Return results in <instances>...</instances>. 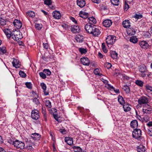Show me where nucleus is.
<instances>
[{"label":"nucleus","mask_w":152,"mask_h":152,"mask_svg":"<svg viewBox=\"0 0 152 152\" xmlns=\"http://www.w3.org/2000/svg\"><path fill=\"white\" fill-rule=\"evenodd\" d=\"M6 48L5 47H0V53L1 54H4L7 52L6 50Z\"/></svg>","instance_id":"obj_37"},{"label":"nucleus","mask_w":152,"mask_h":152,"mask_svg":"<svg viewBox=\"0 0 152 152\" xmlns=\"http://www.w3.org/2000/svg\"><path fill=\"white\" fill-rule=\"evenodd\" d=\"M40 76L42 79H45L46 78V74H45L44 72H41L39 73Z\"/></svg>","instance_id":"obj_49"},{"label":"nucleus","mask_w":152,"mask_h":152,"mask_svg":"<svg viewBox=\"0 0 152 152\" xmlns=\"http://www.w3.org/2000/svg\"><path fill=\"white\" fill-rule=\"evenodd\" d=\"M94 73L96 75L99 76H101L102 74L100 72V71L98 68L96 69L94 71Z\"/></svg>","instance_id":"obj_40"},{"label":"nucleus","mask_w":152,"mask_h":152,"mask_svg":"<svg viewBox=\"0 0 152 152\" xmlns=\"http://www.w3.org/2000/svg\"><path fill=\"white\" fill-rule=\"evenodd\" d=\"M22 37V33L16 30L13 31V35H12V38L13 39L17 41L21 39Z\"/></svg>","instance_id":"obj_4"},{"label":"nucleus","mask_w":152,"mask_h":152,"mask_svg":"<svg viewBox=\"0 0 152 152\" xmlns=\"http://www.w3.org/2000/svg\"><path fill=\"white\" fill-rule=\"evenodd\" d=\"M130 125L132 128H135L137 127L138 125L137 121L136 120L132 121L131 122Z\"/></svg>","instance_id":"obj_28"},{"label":"nucleus","mask_w":152,"mask_h":152,"mask_svg":"<svg viewBox=\"0 0 152 152\" xmlns=\"http://www.w3.org/2000/svg\"><path fill=\"white\" fill-rule=\"evenodd\" d=\"M43 72L47 75H50L51 74V72L49 69H45L43 70Z\"/></svg>","instance_id":"obj_42"},{"label":"nucleus","mask_w":152,"mask_h":152,"mask_svg":"<svg viewBox=\"0 0 152 152\" xmlns=\"http://www.w3.org/2000/svg\"><path fill=\"white\" fill-rule=\"evenodd\" d=\"M31 117L32 119L35 120L38 119L39 117L38 111L36 110H33L31 113Z\"/></svg>","instance_id":"obj_11"},{"label":"nucleus","mask_w":152,"mask_h":152,"mask_svg":"<svg viewBox=\"0 0 152 152\" xmlns=\"http://www.w3.org/2000/svg\"><path fill=\"white\" fill-rule=\"evenodd\" d=\"M42 114H43V117L45 120V121H47V115H46V110L44 109L43 108L42 109Z\"/></svg>","instance_id":"obj_34"},{"label":"nucleus","mask_w":152,"mask_h":152,"mask_svg":"<svg viewBox=\"0 0 152 152\" xmlns=\"http://www.w3.org/2000/svg\"><path fill=\"white\" fill-rule=\"evenodd\" d=\"M79 51L81 53V54H85L87 52L86 49L82 48H79Z\"/></svg>","instance_id":"obj_39"},{"label":"nucleus","mask_w":152,"mask_h":152,"mask_svg":"<svg viewBox=\"0 0 152 152\" xmlns=\"http://www.w3.org/2000/svg\"><path fill=\"white\" fill-rule=\"evenodd\" d=\"M135 84L139 86L142 87L143 86L144 83L140 80H137L135 82Z\"/></svg>","instance_id":"obj_32"},{"label":"nucleus","mask_w":152,"mask_h":152,"mask_svg":"<svg viewBox=\"0 0 152 152\" xmlns=\"http://www.w3.org/2000/svg\"><path fill=\"white\" fill-rule=\"evenodd\" d=\"M111 3L114 5L118 6L119 4V0H111Z\"/></svg>","instance_id":"obj_35"},{"label":"nucleus","mask_w":152,"mask_h":152,"mask_svg":"<svg viewBox=\"0 0 152 152\" xmlns=\"http://www.w3.org/2000/svg\"><path fill=\"white\" fill-rule=\"evenodd\" d=\"M110 55L113 59H116L118 57V53L115 51L111 50L110 52Z\"/></svg>","instance_id":"obj_25"},{"label":"nucleus","mask_w":152,"mask_h":152,"mask_svg":"<svg viewBox=\"0 0 152 152\" xmlns=\"http://www.w3.org/2000/svg\"><path fill=\"white\" fill-rule=\"evenodd\" d=\"M92 2L98 4L100 2V0H91Z\"/></svg>","instance_id":"obj_63"},{"label":"nucleus","mask_w":152,"mask_h":152,"mask_svg":"<svg viewBox=\"0 0 152 152\" xmlns=\"http://www.w3.org/2000/svg\"><path fill=\"white\" fill-rule=\"evenodd\" d=\"M84 37L82 35H78L75 37V39L79 42H82L83 40Z\"/></svg>","instance_id":"obj_24"},{"label":"nucleus","mask_w":152,"mask_h":152,"mask_svg":"<svg viewBox=\"0 0 152 152\" xmlns=\"http://www.w3.org/2000/svg\"><path fill=\"white\" fill-rule=\"evenodd\" d=\"M40 86H41L42 88L44 90V91H45L46 90V86L45 84L44 83H41Z\"/></svg>","instance_id":"obj_45"},{"label":"nucleus","mask_w":152,"mask_h":152,"mask_svg":"<svg viewBox=\"0 0 152 152\" xmlns=\"http://www.w3.org/2000/svg\"><path fill=\"white\" fill-rule=\"evenodd\" d=\"M147 132L150 136H152V128H148Z\"/></svg>","instance_id":"obj_54"},{"label":"nucleus","mask_w":152,"mask_h":152,"mask_svg":"<svg viewBox=\"0 0 152 152\" xmlns=\"http://www.w3.org/2000/svg\"><path fill=\"white\" fill-rule=\"evenodd\" d=\"M79 15L80 17L85 19L88 18V13L82 11H81L80 12Z\"/></svg>","instance_id":"obj_23"},{"label":"nucleus","mask_w":152,"mask_h":152,"mask_svg":"<svg viewBox=\"0 0 152 152\" xmlns=\"http://www.w3.org/2000/svg\"><path fill=\"white\" fill-rule=\"evenodd\" d=\"M142 112L144 115H148L152 112V108L148 104L144 105L142 109Z\"/></svg>","instance_id":"obj_2"},{"label":"nucleus","mask_w":152,"mask_h":152,"mask_svg":"<svg viewBox=\"0 0 152 152\" xmlns=\"http://www.w3.org/2000/svg\"><path fill=\"white\" fill-rule=\"evenodd\" d=\"M77 5L80 8L84 7L86 5V1L85 0H77Z\"/></svg>","instance_id":"obj_18"},{"label":"nucleus","mask_w":152,"mask_h":152,"mask_svg":"<svg viewBox=\"0 0 152 152\" xmlns=\"http://www.w3.org/2000/svg\"><path fill=\"white\" fill-rule=\"evenodd\" d=\"M143 118V121L145 122H147L150 120V117L148 115H145Z\"/></svg>","instance_id":"obj_50"},{"label":"nucleus","mask_w":152,"mask_h":152,"mask_svg":"<svg viewBox=\"0 0 152 152\" xmlns=\"http://www.w3.org/2000/svg\"><path fill=\"white\" fill-rule=\"evenodd\" d=\"M111 89H113L114 91L116 93H119V90L118 89H115V88L113 86H112L111 87Z\"/></svg>","instance_id":"obj_60"},{"label":"nucleus","mask_w":152,"mask_h":152,"mask_svg":"<svg viewBox=\"0 0 152 152\" xmlns=\"http://www.w3.org/2000/svg\"><path fill=\"white\" fill-rule=\"evenodd\" d=\"M82 64L84 65L88 66L90 64V62L89 59L86 57H83L80 59Z\"/></svg>","instance_id":"obj_13"},{"label":"nucleus","mask_w":152,"mask_h":152,"mask_svg":"<svg viewBox=\"0 0 152 152\" xmlns=\"http://www.w3.org/2000/svg\"><path fill=\"white\" fill-rule=\"evenodd\" d=\"M19 74L21 77L23 78L26 77V74L23 71L21 70L19 72Z\"/></svg>","instance_id":"obj_44"},{"label":"nucleus","mask_w":152,"mask_h":152,"mask_svg":"<svg viewBox=\"0 0 152 152\" xmlns=\"http://www.w3.org/2000/svg\"><path fill=\"white\" fill-rule=\"evenodd\" d=\"M10 143L14 145L15 147L17 148L23 149L24 148L25 144L23 142L20 141L18 140H16L15 141H12L10 140Z\"/></svg>","instance_id":"obj_1"},{"label":"nucleus","mask_w":152,"mask_h":152,"mask_svg":"<svg viewBox=\"0 0 152 152\" xmlns=\"http://www.w3.org/2000/svg\"><path fill=\"white\" fill-rule=\"evenodd\" d=\"M6 21L3 19L1 18L0 20V24L1 25L4 26L6 24Z\"/></svg>","instance_id":"obj_52"},{"label":"nucleus","mask_w":152,"mask_h":152,"mask_svg":"<svg viewBox=\"0 0 152 152\" xmlns=\"http://www.w3.org/2000/svg\"><path fill=\"white\" fill-rule=\"evenodd\" d=\"M141 135V130L139 129H136L134 130L132 132L133 137L135 139L140 138Z\"/></svg>","instance_id":"obj_7"},{"label":"nucleus","mask_w":152,"mask_h":152,"mask_svg":"<svg viewBox=\"0 0 152 152\" xmlns=\"http://www.w3.org/2000/svg\"><path fill=\"white\" fill-rule=\"evenodd\" d=\"M70 19L73 22L75 23H77V21L74 18L71 17L70 18Z\"/></svg>","instance_id":"obj_61"},{"label":"nucleus","mask_w":152,"mask_h":152,"mask_svg":"<svg viewBox=\"0 0 152 152\" xmlns=\"http://www.w3.org/2000/svg\"><path fill=\"white\" fill-rule=\"evenodd\" d=\"M25 85L26 87L29 89H31L32 88V84L30 82H26Z\"/></svg>","instance_id":"obj_46"},{"label":"nucleus","mask_w":152,"mask_h":152,"mask_svg":"<svg viewBox=\"0 0 152 152\" xmlns=\"http://www.w3.org/2000/svg\"><path fill=\"white\" fill-rule=\"evenodd\" d=\"M136 32L135 30L133 28H130L127 31V33L128 34L130 35H134L135 34Z\"/></svg>","instance_id":"obj_33"},{"label":"nucleus","mask_w":152,"mask_h":152,"mask_svg":"<svg viewBox=\"0 0 152 152\" xmlns=\"http://www.w3.org/2000/svg\"><path fill=\"white\" fill-rule=\"evenodd\" d=\"M65 142L69 145H71L73 143L72 139L70 137H66L65 139Z\"/></svg>","instance_id":"obj_26"},{"label":"nucleus","mask_w":152,"mask_h":152,"mask_svg":"<svg viewBox=\"0 0 152 152\" xmlns=\"http://www.w3.org/2000/svg\"><path fill=\"white\" fill-rule=\"evenodd\" d=\"M53 115L54 118L55 119V120L56 121H57L58 122H60V121H58V117L57 116V115H56V114H54Z\"/></svg>","instance_id":"obj_64"},{"label":"nucleus","mask_w":152,"mask_h":152,"mask_svg":"<svg viewBox=\"0 0 152 152\" xmlns=\"http://www.w3.org/2000/svg\"><path fill=\"white\" fill-rule=\"evenodd\" d=\"M142 17L143 16L141 14H135L134 16V17L137 19H141Z\"/></svg>","instance_id":"obj_57"},{"label":"nucleus","mask_w":152,"mask_h":152,"mask_svg":"<svg viewBox=\"0 0 152 152\" xmlns=\"http://www.w3.org/2000/svg\"><path fill=\"white\" fill-rule=\"evenodd\" d=\"M112 23V22L111 20L109 19L105 20L102 23L103 25L107 28L110 27Z\"/></svg>","instance_id":"obj_14"},{"label":"nucleus","mask_w":152,"mask_h":152,"mask_svg":"<svg viewBox=\"0 0 152 152\" xmlns=\"http://www.w3.org/2000/svg\"><path fill=\"white\" fill-rule=\"evenodd\" d=\"M12 65L16 68H19L20 64L19 61L16 59H14L12 62Z\"/></svg>","instance_id":"obj_21"},{"label":"nucleus","mask_w":152,"mask_h":152,"mask_svg":"<svg viewBox=\"0 0 152 152\" xmlns=\"http://www.w3.org/2000/svg\"><path fill=\"white\" fill-rule=\"evenodd\" d=\"M138 149H140L141 151L142 152H144L145 150V148L144 146L143 145H141L140 146H139L137 148Z\"/></svg>","instance_id":"obj_48"},{"label":"nucleus","mask_w":152,"mask_h":152,"mask_svg":"<svg viewBox=\"0 0 152 152\" xmlns=\"http://www.w3.org/2000/svg\"><path fill=\"white\" fill-rule=\"evenodd\" d=\"M138 44L140 47L144 49L148 48L149 45L148 43L145 41H141L138 42Z\"/></svg>","instance_id":"obj_9"},{"label":"nucleus","mask_w":152,"mask_h":152,"mask_svg":"<svg viewBox=\"0 0 152 152\" xmlns=\"http://www.w3.org/2000/svg\"><path fill=\"white\" fill-rule=\"evenodd\" d=\"M13 23L15 27L18 29L20 28L22 26V23L18 20H15Z\"/></svg>","instance_id":"obj_16"},{"label":"nucleus","mask_w":152,"mask_h":152,"mask_svg":"<svg viewBox=\"0 0 152 152\" xmlns=\"http://www.w3.org/2000/svg\"><path fill=\"white\" fill-rule=\"evenodd\" d=\"M123 88L126 94H129L130 93V88L128 86L126 85H124Z\"/></svg>","instance_id":"obj_30"},{"label":"nucleus","mask_w":152,"mask_h":152,"mask_svg":"<svg viewBox=\"0 0 152 152\" xmlns=\"http://www.w3.org/2000/svg\"><path fill=\"white\" fill-rule=\"evenodd\" d=\"M149 101V98L145 96H142L138 99V102L139 105H142L143 104L144 105L148 104Z\"/></svg>","instance_id":"obj_5"},{"label":"nucleus","mask_w":152,"mask_h":152,"mask_svg":"<svg viewBox=\"0 0 152 152\" xmlns=\"http://www.w3.org/2000/svg\"><path fill=\"white\" fill-rule=\"evenodd\" d=\"M59 131L63 134H65L66 133V131L64 129H60Z\"/></svg>","instance_id":"obj_58"},{"label":"nucleus","mask_w":152,"mask_h":152,"mask_svg":"<svg viewBox=\"0 0 152 152\" xmlns=\"http://www.w3.org/2000/svg\"><path fill=\"white\" fill-rule=\"evenodd\" d=\"M53 17L56 19H59L61 17V14L58 11H55L53 13Z\"/></svg>","instance_id":"obj_19"},{"label":"nucleus","mask_w":152,"mask_h":152,"mask_svg":"<svg viewBox=\"0 0 152 152\" xmlns=\"http://www.w3.org/2000/svg\"><path fill=\"white\" fill-rule=\"evenodd\" d=\"M116 37L113 35L108 36L106 39V42L108 47H111V45L115 42Z\"/></svg>","instance_id":"obj_3"},{"label":"nucleus","mask_w":152,"mask_h":152,"mask_svg":"<svg viewBox=\"0 0 152 152\" xmlns=\"http://www.w3.org/2000/svg\"><path fill=\"white\" fill-rule=\"evenodd\" d=\"M35 27L37 30H40L42 28V25L40 24L36 23L35 25Z\"/></svg>","instance_id":"obj_47"},{"label":"nucleus","mask_w":152,"mask_h":152,"mask_svg":"<svg viewBox=\"0 0 152 152\" xmlns=\"http://www.w3.org/2000/svg\"><path fill=\"white\" fill-rule=\"evenodd\" d=\"M33 102H34L36 104L38 105L39 104V102L38 99L36 98H34L33 99Z\"/></svg>","instance_id":"obj_56"},{"label":"nucleus","mask_w":152,"mask_h":152,"mask_svg":"<svg viewBox=\"0 0 152 152\" xmlns=\"http://www.w3.org/2000/svg\"><path fill=\"white\" fill-rule=\"evenodd\" d=\"M94 27V26L87 24L85 26V29L87 33L91 34Z\"/></svg>","instance_id":"obj_10"},{"label":"nucleus","mask_w":152,"mask_h":152,"mask_svg":"<svg viewBox=\"0 0 152 152\" xmlns=\"http://www.w3.org/2000/svg\"><path fill=\"white\" fill-rule=\"evenodd\" d=\"M128 2L127 1H125L124 4V10L127 11L129 8V6L128 4Z\"/></svg>","instance_id":"obj_51"},{"label":"nucleus","mask_w":152,"mask_h":152,"mask_svg":"<svg viewBox=\"0 0 152 152\" xmlns=\"http://www.w3.org/2000/svg\"><path fill=\"white\" fill-rule=\"evenodd\" d=\"M102 48L103 51L105 53L107 52V50L105 46V43H103L102 44Z\"/></svg>","instance_id":"obj_43"},{"label":"nucleus","mask_w":152,"mask_h":152,"mask_svg":"<svg viewBox=\"0 0 152 152\" xmlns=\"http://www.w3.org/2000/svg\"><path fill=\"white\" fill-rule=\"evenodd\" d=\"M101 33V29L99 28H96L94 26V29L92 30L91 34L94 37H98Z\"/></svg>","instance_id":"obj_6"},{"label":"nucleus","mask_w":152,"mask_h":152,"mask_svg":"<svg viewBox=\"0 0 152 152\" xmlns=\"http://www.w3.org/2000/svg\"><path fill=\"white\" fill-rule=\"evenodd\" d=\"M124 110L125 112H127L130 110L131 108L129 106V104L127 103H125L123 105Z\"/></svg>","instance_id":"obj_22"},{"label":"nucleus","mask_w":152,"mask_h":152,"mask_svg":"<svg viewBox=\"0 0 152 152\" xmlns=\"http://www.w3.org/2000/svg\"><path fill=\"white\" fill-rule=\"evenodd\" d=\"M129 41L131 42L134 44L136 43L138 41L137 38L134 36L130 37Z\"/></svg>","instance_id":"obj_31"},{"label":"nucleus","mask_w":152,"mask_h":152,"mask_svg":"<svg viewBox=\"0 0 152 152\" xmlns=\"http://www.w3.org/2000/svg\"><path fill=\"white\" fill-rule=\"evenodd\" d=\"M4 32L8 38H10L11 37H12V35H13V31L12 32L11 29L8 28H5L3 30Z\"/></svg>","instance_id":"obj_12"},{"label":"nucleus","mask_w":152,"mask_h":152,"mask_svg":"<svg viewBox=\"0 0 152 152\" xmlns=\"http://www.w3.org/2000/svg\"><path fill=\"white\" fill-rule=\"evenodd\" d=\"M118 101L120 104L122 105L125 104V101L123 97L119 95L118 96Z\"/></svg>","instance_id":"obj_29"},{"label":"nucleus","mask_w":152,"mask_h":152,"mask_svg":"<svg viewBox=\"0 0 152 152\" xmlns=\"http://www.w3.org/2000/svg\"><path fill=\"white\" fill-rule=\"evenodd\" d=\"M139 71L141 72V76L142 77H145L146 74L145 73L147 71L146 66L144 64H142L140 66Z\"/></svg>","instance_id":"obj_8"},{"label":"nucleus","mask_w":152,"mask_h":152,"mask_svg":"<svg viewBox=\"0 0 152 152\" xmlns=\"http://www.w3.org/2000/svg\"><path fill=\"white\" fill-rule=\"evenodd\" d=\"M45 106L49 108L51 107V102L49 100H46L45 102Z\"/></svg>","instance_id":"obj_36"},{"label":"nucleus","mask_w":152,"mask_h":152,"mask_svg":"<svg viewBox=\"0 0 152 152\" xmlns=\"http://www.w3.org/2000/svg\"><path fill=\"white\" fill-rule=\"evenodd\" d=\"M88 22L89 23L88 24H95L96 23V19L93 17H91L88 18Z\"/></svg>","instance_id":"obj_27"},{"label":"nucleus","mask_w":152,"mask_h":152,"mask_svg":"<svg viewBox=\"0 0 152 152\" xmlns=\"http://www.w3.org/2000/svg\"><path fill=\"white\" fill-rule=\"evenodd\" d=\"M146 91L148 92L152 91V87L148 85H146L145 86Z\"/></svg>","instance_id":"obj_41"},{"label":"nucleus","mask_w":152,"mask_h":152,"mask_svg":"<svg viewBox=\"0 0 152 152\" xmlns=\"http://www.w3.org/2000/svg\"><path fill=\"white\" fill-rule=\"evenodd\" d=\"M52 1L51 0H45L44 4L47 5H49L51 4Z\"/></svg>","instance_id":"obj_55"},{"label":"nucleus","mask_w":152,"mask_h":152,"mask_svg":"<svg viewBox=\"0 0 152 152\" xmlns=\"http://www.w3.org/2000/svg\"><path fill=\"white\" fill-rule=\"evenodd\" d=\"M112 66V64L109 63H106L104 64V67L108 69L110 68Z\"/></svg>","instance_id":"obj_53"},{"label":"nucleus","mask_w":152,"mask_h":152,"mask_svg":"<svg viewBox=\"0 0 152 152\" xmlns=\"http://www.w3.org/2000/svg\"><path fill=\"white\" fill-rule=\"evenodd\" d=\"M27 14L28 16L32 18L34 17L35 16L34 13L32 11H29L27 12Z\"/></svg>","instance_id":"obj_38"},{"label":"nucleus","mask_w":152,"mask_h":152,"mask_svg":"<svg viewBox=\"0 0 152 152\" xmlns=\"http://www.w3.org/2000/svg\"><path fill=\"white\" fill-rule=\"evenodd\" d=\"M144 35L145 37L148 38L149 37L151 36L150 34L148 32H146L144 33Z\"/></svg>","instance_id":"obj_59"},{"label":"nucleus","mask_w":152,"mask_h":152,"mask_svg":"<svg viewBox=\"0 0 152 152\" xmlns=\"http://www.w3.org/2000/svg\"><path fill=\"white\" fill-rule=\"evenodd\" d=\"M71 30L73 33H76L79 32L80 29L78 25H75L71 26Z\"/></svg>","instance_id":"obj_15"},{"label":"nucleus","mask_w":152,"mask_h":152,"mask_svg":"<svg viewBox=\"0 0 152 152\" xmlns=\"http://www.w3.org/2000/svg\"><path fill=\"white\" fill-rule=\"evenodd\" d=\"M31 137L35 140H39L40 139L41 135L39 133H35L32 134Z\"/></svg>","instance_id":"obj_17"},{"label":"nucleus","mask_w":152,"mask_h":152,"mask_svg":"<svg viewBox=\"0 0 152 152\" xmlns=\"http://www.w3.org/2000/svg\"><path fill=\"white\" fill-rule=\"evenodd\" d=\"M147 126L149 128H152V121H150L147 124Z\"/></svg>","instance_id":"obj_62"},{"label":"nucleus","mask_w":152,"mask_h":152,"mask_svg":"<svg viewBox=\"0 0 152 152\" xmlns=\"http://www.w3.org/2000/svg\"><path fill=\"white\" fill-rule=\"evenodd\" d=\"M123 27L126 28H129L130 26V23L128 20H125L123 22Z\"/></svg>","instance_id":"obj_20"}]
</instances>
